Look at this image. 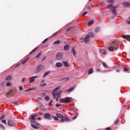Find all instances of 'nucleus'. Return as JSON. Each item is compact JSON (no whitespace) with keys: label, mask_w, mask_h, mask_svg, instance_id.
Wrapping results in <instances>:
<instances>
[{"label":"nucleus","mask_w":130,"mask_h":130,"mask_svg":"<svg viewBox=\"0 0 130 130\" xmlns=\"http://www.w3.org/2000/svg\"><path fill=\"white\" fill-rule=\"evenodd\" d=\"M59 89H60V86H58L53 90V91L52 92V96L54 99H55V98H58V99H60V98H61L60 95H61V91H59L57 92V90H59Z\"/></svg>","instance_id":"f257e3e1"},{"label":"nucleus","mask_w":130,"mask_h":130,"mask_svg":"<svg viewBox=\"0 0 130 130\" xmlns=\"http://www.w3.org/2000/svg\"><path fill=\"white\" fill-rule=\"evenodd\" d=\"M64 121L66 122H67V121H70V119H69L68 116L67 115H65L64 117L63 116V118H62V119L60 120V122H64Z\"/></svg>","instance_id":"f03ea898"},{"label":"nucleus","mask_w":130,"mask_h":130,"mask_svg":"<svg viewBox=\"0 0 130 130\" xmlns=\"http://www.w3.org/2000/svg\"><path fill=\"white\" fill-rule=\"evenodd\" d=\"M8 124L9 125V126H15L16 125V123H15V121H14L12 119H9L8 122Z\"/></svg>","instance_id":"7ed1b4c3"},{"label":"nucleus","mask_w":130,"mask_h":130,"mask_svg":"<svg viewBox=\"0 0 130 130\" xmlns=\"http://www.w3.org/2000/svg\"><path fill=\"white\" fill-rule=\"evenodd\" d=\"M117 8H118V6L114 7L111 12L114 16H117V12H116V9H117Z\"/></svg>","instance_id":"20e7f679"},{"label":"nucleus","mask_w":130,"mask_h":130,"mask_svg":"<svg viewBox=\"0 0 130 130\" xmlns=\"http://www.w3.org/2000/svg\"><path fill=\"white\" fill-rule=\"evenodd\" d=\"M37 116L36 115H32L29 117V119H30L31 122L33 123L34 122H36V121L35 120L36 117Z\"/></svg>","instance_id":"39448f33"},{"label":"nucleus","mask_w":130,"mask_h":130,"mask_svg":"<svg viewBox=\"0 0 130 130\" xmlns=\"http://www.w3.org/2000/svg\"><path fill=\"white\" fill-rule=\"evenodd\" d=\"M56 56L57 59L60 60V59H62V53L60 52H58Z\"/></svg>","instance_id":"423d86ee"},{"label":"nucleus","mask_w":130,"mask_h":130,"mask_svg":"<svg viewBox=\"0 0 130 130\" xmlns=\"http://www.w3.org/2000/svg\"><path fill=\"white\" fill-rule=\"evenodd\" d=\"M42 70H43V66L39 65L36 70V73H39Z\"/></svg>","instance_id":"0eeeda50"},{"label":"nucleus","mask_w":130,"mask_h":130,"mask_svg":"<svg viewBox=\"0 0 130 130\" xmlns=\"http://www.w3.org/2000/svg\"><path fill=\"white\" fill-rule=\"evenodd\" d=\"M89 35H87L85 38L83 39L84 43H89L90 42V39H89Z\"/></svg>","instance_id":"6e6552de"},{"label":"nucleus","mask_w":130,"mask_h":130,"mask_svg":"<svg viewBox=\"0 0 130 130\" xmlns=\"http://www.w3.org/2000/svg\"><path fill=\"white\" fill-rule=\"evenodd\" d=\"M73 101V98L70 97L65 98V103H70Z\"/></svg>","instance_id":"1a4fd4ad"},{"label":"nucleus","mask_w":130,"mask_h":130,"mask_svg":"<svg viewBox=\"0 0 130 130\" xmlns=\"http://www.w3.org/2000/svg\"><path fill=\"white\" fill-rule=\"evenodd\" d=\"M112 46H113V48L115 49V50L117 49L119 47L118 44H117V43H116V42H115V41L113 42V44Z\"/></svg>","instance_id":"9d476101"},{"label":"nucleus","mask_w":130,"mask_h":130,"mask_svg":"<svg viewBox=\"0 0 130 130\" xmlns=\"http://www.w3.org/2000/svg\"><path fill=\"white\" fill-rule=\"evenodd\" d=\"M121 37L122 38H124V39H126L128 41H130V35H121Z\"/></svg>","instance_id":"9b49d317"},{"label":"nucleus","mask_w":130,"mask_h":130,"mask_svg":"<svg viewBox=\"0 0 130 130\" xmlns=\"http://www.w3.org/2000/svg\"><path fill=\"white\" fill-rule=\"evenodd\" d=\"M40 125V124L39 123H36V125L31 124V126L33 127V128H35L36 129H38V128H39V126Z\"/></svg>","instance_id":"f8f14e48"},{"label":"nucleus","mask_w":130,"mask_h":130,"mask_svg":"<svg viewBox=\"0 0 130 130\" xmlns=\"http://www.w3.org/2000/svg\"><path fill=\"white\" fill-rule=\"evenodd\" d=\"M122 5L124 8H127L130 6V4L128 2H123Z\"/></svg>","instance_id":"ddd939ff"},{"label":"nucleus","mask_w":130,"mask_h":130,"mask_svg":"<svg viewBox=\"0 0 130 130\" xmlns=\"http://www.w3.org/2000/svg\"><path fill=\"white\" fill-rule=\"evenodd\" d=\"M38 78V76H35L29 79V83H32V82H34L35 81V78Z\"/></svg>","instance_id":"4468645a"},{"label":"nucleus","mask_w":130,"mask_h":130,"mask_svg":"<svg viewBox=\"0 0 130 130\" xmlns=\"http://www.w3.org/2000/svg\"><path fill=\"white\" fill-rule=\"evenodd\" d=\"M12 77L11 75H7L6 77V81H12Z\"/></svg>","instance_id":"2eb2a0df"},{"label":"nucleus","mask_w":130,"mask_h":130,"mask_svg":"<svg viewBox=\"0 0 130 130\" xmlns=\"http://www.w3.org/2000/svg\"><path fill=\"white\" fill-rule=\"evenodd\" d=\"M37 89V87H31L30 88H28V89L25 90V92H29V91H33L34 90H36Z\"/></svg>","instance_id":"dca6fc26"},{"label":"nucleus","mask_w":130,"mask_h":130,"mask_svg":"<svg viewBox=\"0 0 130 130\" xmlns=\"http://www.w3.org/2000/svg\"><path fill=\"white\" fill-rule=\"evenodd\" d=\"M44 117H45V118L48 119V118H50V114L48 113H45L44 115Z\"/></svg>","instance_id":"f3484780"},{"label":"nucleus","mask_w":130,"mask_h":130,"mask_svg":"<svg viewBox=\"0 0 130 130\" xmlns=\"http://www.w3.org/2000/svg\"><path fill=\"white\" fill-rule=\"evenodd\" d=\"M55 66L57 68H61V67H62V63L60 62H57L56 63Z\"/></svg>","instance_id":"a211bd4d"},{"label":"nucleus","mask_w":130,"mask_h":130,"mask_svg":"<svg viewBox=\"0 0 130 130\" xmlns=\"http://www.w3.org/2000/svg\"><path fill=\"white\" fill-rule=\"evenodd\" d=\"M56 115L57 117H58V118H61V119H62V118H63V115H60V114L57 113V114H56Z\"/></svg>","instance_id":"6ab92c4d"},{"label":"nucleus","mask_w":130,"mask_h":130,"mask_svg":"<svg viewBox=\"0 0 130 130\" xmlns=\"http://www.w3.org/2000/svg\"><path fill=\"white\" fill-rule=\"evenodd\" d=\"M63 66H64V67H70V64H69V62H68L67 61H63Z\"/></svg>","instance_id":"aec40b11"},{"label":"nucleus","mask_w":130,"mask_h":130,"mask_svg":"<svg viewBox=\"0 0 130 130\" xmlns=\"http://www.w3.org/2000/svg\"><path fill=\"white\" fill-rule=\"evenodd\" d=\"M89 36V37H94L95 36V35L94 34V33L92 32H90L88 33V35H87Z\"/></svg>","instance_id":"412c9836"},{"label":"nucleus","mask_w":130,"mask_h":130,"mask_svg":"<svg viewBox=\"0 0 130 130\" xmlns=\"http://www.w3.org/2000/svg\"><path fill=\"white\" fill-rule=\"evenodd\" d=\"M70 49V46L69 45H66L64 46V50H69Z\"/></svg>","instance_id":"4be33fe9"},{"label":"nucleus","mask_w":130,"mask_h":130,"mask_svg":"<svg viewBox=\"0 0 130 130\" xmlns=\"http://www.w3.org/2000/svg\"><path fill=\"white\" fill-rule=\"evenodd\" d=\"M100 52H101V53H102L104 55H105V54H106V51H105V50H102L101 49H100Z\"/></svg>","instance_id":"5701e85b"},{"label":"nucleus","mask_w":130,"mask_h":130,"mask_svg":"<svg viewBox=\"0 0 130 130\" xmlns=\"http://www.w3.org/2000/svg\"><path fill=\"white\" fill-rule=\"evenodd\" d=\"M75 86H73L72 87H70L68 90V92H72L74 89H75Z\"/></svg>","instance_id":"b1692460"},{"label":"nucleus","mask_w":130,"mask_h":130,"mask_svg":"<svg viewBox=\"0 0 130 130\" xmlns=\"http://www.w3.org/2000/svg\"><path fill=\"white\" fill-rule=\"evenodd\" d=\"M29 59V58H27L25 59L22 62H21V64H24V63H26L27 61H28V60Z\"/></svg>","instance_id":"393cba45"},{"label":"nucleus","mask_w":130,"mask_h":130,"mask_svg":"<svg viewBox=\"0 0 130 130\" xmlns=\"http://www.w3.org/2000/svg\"><path fill=\"white\" fill-rule=\"evenodd\" d=\"M99 31H100V27H96L94 29V32H95V33L99 32Z\"/></svg>","instance_id":"a878e982"},{"label":"nucleus","mask_w":130,"mask_h":130,"mask_svg":"<svg viewBox=\"0 0 130 130\" xmlns=\"http://www.w3.org/2000/svg\"><path fill=\"white\" fill-rule=\"evenodd\" d=\"M70 80L69 77H66V78H63L61 79V81H65L66 82H68Z\"/></svg>","instance_id":"bb28decb"},{"label":"nucleus","mask_w":130,"mask_h":130,"mask_svg":"<svg viewBox=\"0 0 130 130\" xmlns=\"http://www.w3.org/2000/svg\"><path fill=\"white\" fill-rule=\"evenodd\" d=\"M108 50H109V51H113V50H115V49L113 46H111L108 48Z\"/></svg>","instance_id":"cd10ccee"},{"label":"nucleus","mask_w":130,"mask_h":130,"mask_svg":"<svg viewBox=\"0 0 130 130\" xmlns=\"http://www.w3.org/2000/svg\"><path fill=\"white\" fill-rule=\"evenodd\" d=\"M93 23L94 20H90L88 22L87 25L88 26H90V25H92V24H93Z\"/></svg>","instance_id":"c85d7f7f"},{"label":"nucleus","mask_w":130,"mask_h":130,"mask_svg":"<svg viewBox=\"0 0 130 130\" xmlns=\"http://www.w3.org/2000/svg\"><path fill=\"white\" fill-rule=\"evenodd\" d=\"M42 55V53L40 52L36 57L35 58H39Z\"/></svg>","instance_id":"c756f323"},{"label":"nucleus","mask_w":130,"mask_h":130,"mask_svg":"<svg viewBox=\"0 0 130 130\" xmlns=\"http://www.w3.org/2000/svg\"><path fill=\"white\" fill-rule=\"evenodd\" d=\"M118 122H119V119L117 118V119H116V120H115L114 124H115L116 125L117 124H118Z\"/></svg>","instance_id":"7c9ffc66"},{"label":"nucleus","mask_w":130,"mask_h":130,"mask_svg":"<svg viewBox=\"0 0 130 130\" xmlns=\"http://www.w3.org/2000/svg\"><path fill=\"white\" fill-rule=\"evenodd\" d=\"M113 5L110 4L108 6V9H110V10H112V9H113Z\"/></svg>","instance_id":"2f4dec72"},{"label":"nucleus","mask_w":130,"mask_h":130,"mask_svg":"<svg viewBox=\"0 0 130 130\" xmlns=\"http://www.w3.org/2000/svg\"><path fill=\"white\" fill-rule=\"evenodd\" d=\"M72 52L73 53L74 56H76V54H77V53H76V51H75V48H72Z\"/></svg>","instance_id":"473e14b6"},{"label":"nucleus","mask_w":130,"mask_h":130,"mask_svg":"<svg viewBox=\"0 0 130 130\" xmlns=\"http://www.w3.org/2000/svg\"><path fill=\"white\" fill-rule=\"evenodd\" d=\"M60 102L61 103H66V99H60Z\"/></svg>","instance_id":"72a5a7b5"},{"label":"nucleus","mask_w":130,"mask_h":130,"mask_svg":"<svg viewBox=\"0 0 130 130\" xmlns=\"http://www.w3.org/2000/svg\"><path fill=\"white\" fill-rule=\"evenodd\" d=\"M91 74H93V69H92L88 71V75H91Z\"/></svg>","instance_id":"f704fd0d"},{"label":"nucleus","mask_w":130,"mask_h":130,"mask_svg":"<svg viewBox=\"0 0 130 130\" xmlns=\"http://www.w3.org/2000/svg\"><path fill=\"white\" fill-rule=\"evenodd\" d=\"M13 89L9 90V92L7 93V95H11L13 93Z\"/></svg>","instance_id":"c9c22d12"},{"label":"nucleus","mask_w":130,"mask_h":130,"mask_svg":"<svg viewBox=\"0 0 130 130\" xmlns=\"http://www.w3.org/2000/svg\"><path fill=\"white\" fill-rule=\"evenodd\" d=\"M49 74H50V71L46 72L44 75V77H46V76H47V75H49Z\"/></svg>","instance_id":"e433bc0d"},{"label":"nucleus","mask_w":130,"mask_h":130,"mask_svg":"<svg viewBox=\"0 0 130 130\" xmlns=\"http://www.w3.org/2000/svg\"><path fill=\"white\" fill-rule=\"evenodd\" d=\"M37 47L35 48L34 50H32L30 53L29 54H32L33 53V52H34L35 51H36V50H37Z\"/></svg>","instance_id":"4c0bfd02"},{"label":"nucleus","mask_w":130,"mask_h":130,"mask_svg":"<svg viewBox=\"0 0 130 130\" xmlns=\"http://www.w3.org/2000/svg\"><path fill=\"white\" fill-rule=\"evenodd\" d=\"M45 100L46 101H49V100H50V98H49V96H46L45 97Z\"/></svg>","instance_id":"58836bf2"},{"label":"nucleus","mask_w":130,"mask_h":130,"mask_svg":"<svg viewBox=\"0 0 130 130\" xmlns=\"http://www.w3.org/2000/svg\"><path fill=\"white\" fill-rule=\"evenodd\" d=\"M59 43H60V41L57 40L54 42L53 44H59Z\"/></svg>","instance_id":"ea45409f"},{"label":"nucleus","mask_w":130,"mask_h":130,"mask_svg":"<svg viewBox=\"0 0 130 130\" xmlns=\"http://www.w3.org/2000/svg\"><path fill=\"white\" fill-rule=\"evenodd\" d=\"M124 72H128L129 69L127 67H125L123 69Z\"/></svg>","instance_id":"a19ab883"},{"label":"nucleus","mask_w":130,"mask_h":130,"mask_svg":"<svg viewBox=\"0 0 130 130\" xmlns=\"http://www.w3.org/2000/svg\"><path fill=\"white\" fill-rule=\"evenodd\" d=\"M107 2L108 3H110V4H114V1L113 0H107Z\"/></svg>","instance_id":"79ce46f5"},{"label":"nucleus","mask_w":130,"mask_h":130,"mask_svg":"<svg viewBox=\"0 0 130 130\" xmlns=\"http://www.w3.org/2000/svg\"><path fill=\"white\" fill-rule=\"evenodd\" d=\"M5 117H6V116L5 115H2L1 116V117H0L1 120H2V119H4V118H5Z\"/></svg>","instance_id":"37998d69"},{"label":"nucleus","mask_w":130,"mask_h":130,"mask_svg":"<svg viewBox=\"0 0 130 130\" xmlns=\"http://www.w3.org/2000/svg\"><path fill=\"white\" fill-rule=\"evenodd\" d=\"M53 118H54V120H58V118L54 116H52Z\"/></svg>","instance_id":"c03bdc74"},{"label":"nucleus","mask_w":130,"mask_h":130,"mask_svg":"<svg viewBox=\"0 0 130 130\" xmlns=\"http://www.w3.org/2000/svg\"><path fill=\"white\" fill-rule=\"evenodd\" d=\"M11 85H12V83L11 82H7V84H6V85L8 87H10V86H11Z\"/></svg>","instance_id":"a18cd8bd"},{"label":"nucleus","mask_w":130,"mask_h":130,"mask_svg":"<svg viewBox=\"0 0 130 130\" xmlns=\"http://www.w3.org/2000/svg\"><path fill=\"white\" fill-rule=\"evenodd\" d=\"M72 28H73V27H70L66 29V32H69V31H70V30H71V29H72Z\"/></svg>","instance_id":"49530a36"},{"label":"nucleus","mask_w":130,"mask_h":130,"mask_svg":"<svg viewBox=\"0 0 130 130\" xmlns=\"http://www.w3.org/2000/svg\"><path fill=\"white\" fill-rule=\"evenodd\" d=\"M40 86L41 87H43L44 86H46V83H43V84H40Z\"/></svg>","instance_id":"de8ad7c7"},{"label":"nucleus","mask_w":130,"mask_h":130,"mask_svg":"<svg viewBox=\"0 0 130 130\" xmlns=\"http://www.w3.org/2000/svg\"><path fill=\"white\" fill-rule=\"evenodd\" d=\"M0 126H1V128H2L3 129H5L6 128L5 126H4V125H3V124H1Z\"/></svg>","instance_id":"09e8293b"},{"label":"nucleus","mask_w":130,"mask_h":130,"mask_svg":"<svg viewBox=\"0 0 130 130\" xmlns=\"http://www.w3.org/2000/svg\"><path fill=\"white\" fill-rule=\"evenodd\" d=\"M103 66L105 68H107V64L105 62H103Z\"/></svg>","instance_id":"8fccbe9b"},{"label":"nucleus","mask_w":130,"mask_h":130,"mask_svg":"<svg viewBox=\"0 0 130 130\" xmlns=\"http://www.w3.org/2000/svg\"><path fill=\"white\" fill-rule=\"evenodd\" d=\"M2 122H3V123H5V124H7V121H6V120H3Z\"/></svg>","instance_id":"3c124183"},{"label":"nucleus","mask_w":130,"mask_h":130,"mask_svg":"<svg viewBox=\"0 0 130 130\" xmlns=\"http://www.w3.org/2000/svg\"><path fill=\"white\" fill-rule=\"evenodd\" d=\"M56 34H57V31H56L53 34V35H52V37H53V36H54L55 35H56Z\"/></svg>","instance_id":"603ef678"},{"label":"nucleus","mask_w":130,"mask_h":130,"mask_svg":"<svg viewBox=\"0 0 130 130\" xmlns=\"http://www.w3.org/2000/svg\"><path fill=\"white\" fill-rule=\"evenodd\" d=\"M48 40V38H46V39H45L43 42L42 43H44L45 42H46V41H47V40Z\"/></svg>","instance_id":"864d4df0"},{"label":"nucleus","mask_w":130,"mask_h":130,"mask_svg":"<svg viewBox=\"0 0 130 130\" xmlns=\"http://www.w3.org/2000/svg\"><path fill=\"white\" fill-rule=\"evenodd\" d=\"M26 79V78L25 77H23L22 79V81L23 82V83H24V82L25 81V80Z\"/></svg>","instance_id":"5fc2aeb1"},{"label":"nucleus","mask_w":130,"mask_h":130,"mask_svg":"<svg viewBox=\"0 0 130 130\" xmlns=\"http://www.w3.org/2000/svg\"><path fill=\"white\" fill-rule=\"evenodd\" d=\"M19 90H20V91H22V90H23V87L22 86H20Z\"/></svg>","instance_id":"6e6d98bb"},{"label":"nucleus","mask_w":130,"mask_h":130,"mask_svg":"<svg viewBox=\"0 0 130 130\" xmlns=\"http://www.w3.org/2000/svg\"><path fill=\"white\" fill-rule=\"evenodd\" d=\"M13 104H15L16 105H18V101H16V102H14Z\"/></svg>","instance_id":"4d7b16f0"},{"label":"nucleus","mask_w":130,"mask_h":130,"mask_svg":"<svg viewBox=\"0 0 130 130\" xmlns=\"http://www.w3.org/2000/svg\"><path fill=\"white\" fill-rule=\"evenodd\" d=\"M39 114H40V115H43V113H42L41 112H39Z\"/></svg>","instance_id":"13d9d810"},{"label":"nucleus","mask_w":130,"mask_h":130,"mask_svg":"<svg viewBox=\"0 0 130 130\" xmlns=\"http://www.w3.org/2000/svg\"><path fill=\"white\" fill-rule=\"evenodd\" d=\"M61 105L60 104H56V107H59V106H61Z\"/></svg>","instance_id":"bf43d9fd"},{"label":"nucleus","mask_w":130,"mask_h":130,"mask_svg":"<svg viewBox=\"0 0 130 130\" xmlns=\"http://www.w3.org/2000/svg\"><path fill=\"white\" fill-rule=\"evenodd\" d=\"M86 14H87V12H84V13L82 14V16H85V15H86Z\"/></svg>","instance_id":"052dcab7"},{"label":"nucleus","mask_w":130,"mask_h":130,"mask_svg":"<svg viewBox=\"0 0 130 130\" xmlns=\"http://www.w3.org/2000/svg\"><path fill=\"white\" fill-rule=\"evenodd\" d=\"M106 129L107 130H112L111 128H110V127H107Z\"/></svg>","instance_id":"680f3d73"},{"label":"nucleus","mask_w":130,"mask_h":130,"mask_svg":"<svg viewBox=\"0 0 130 130\" xmlns=\"http://www.w3.org/2000/svg\"><path fill=\"white\" fill-rule=\"evenodd\" d=\"M49 106H52V103H49Z\"/></svg>","instance_id":"e2e57ef3"},{"label":"nucleus","mask_w":130,"mask_h":130,"mask_svg":"<svg viewBox=\"0 0 130 130\" xmlns=\"http://www.w3.org/2000/svg\"><path fill=\"white\" fill-rule=\"evenodd\" d=\"M36 119L37 120H41V118H40V117L37 118Z\"/></svg>","instance_id":"0e129e2a"},{"label":"nucleus","mask_w":130,"mask_h":130,"mask_svg":"<svg viewBox=\"0 0 130 130\" xmlns=\"http://www.w3.org/2000/svg\"><path fill=\"white\" fill-rule=\"evenodd\" d=\"M87 10H89V11L91 10V7H87Z\"/></svg>","instance_id":"69168bd1"},{"label":"nucleus","mask_w":130,"mask_h":130,"mask_svg":"<svg viewBox=\"0 0 130 130\" xmlns=\"http://www.w3.org/2000/svg\"><path fill=\"white\" fill-rule=\"evenodd\" d=\"M126 23L128 24V25H130V21H127Z\"/></svg>","instance_id":"338daca9"},{"label":"nucleus","mask_w":130,"mask_h":130,"mask_svg":"<svg viewBox=\"0 0 130 130\" xmlns=\"http://www.w3.org/2000/svg\"><path fill=\"white\" fill-rule=\"evenodd\" d=\"M77 118V116H76L75 117L73 118L72 119H76Z\"/></svg>","instance_id":"774afa93"}]
</instances>
